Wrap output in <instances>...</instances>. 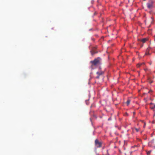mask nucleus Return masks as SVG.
I'll list each match as a JSON object with an SVG mask.
<instances>
[{
  "label": "nucleus",
  "instance_id": "11",
  "mask_svg": "<svg viewBox=\"0 0 155 155\" xmlns=\"http://www.w3.org/2000/svg\"><path fill=\"white\" fill-rule=\"evenodd\" d=\"M150 152H151V151H149V152H148L147 153V154L148 155H149L150 154Z\"/></svg>",
  "mask_w": 155,
  "mask_h": 155
},
{
  "label": "nucleus",
  "instance_id": "14",
  "mask_svg": "<svg viewBox=\"0 0 155 155\" xmlns=\"http://www.w3.org/2000/svg\"><path fill=\"white\" fill-rule=\"evenodd\" d=\"M148 51V49H147V51Z\"/></svg>",
  "mask_w": 155,
  "mask_h": 155
},
{
  "label": "nucleus",
  "instance_id": "10",
  "mask_svg": "<svg viewBox=\"0 0 155 155\" xmlns=\"http://www.w3.org/2000/svg\"><path fill=\"white\" fill-rule=\"evenodd\" d=\"M150 54L149 53H148L147 52H146L145 54V55H150Z\"/></svg>",
  "mask_w": 155,
  "mask_h": 155
},
{
  "label": "nucleus",
  "instance_id": "3",
  "mask_svg": "<svg viewBox=\"0 0 155 155\" xmlns=\"http://www.w3.org/2000/svg\"><path fill=\"white\" fill-rule=\"evenodd\" d=\"M153 2L151 1L147 4V7L149 9H151L153 7Z\"/></svg>",
  "mask_w": 155,
  "mask_h": 155
},
{
  "label": "nucleus",
  "instance_id": "4",
  "mask_svg": "<svg viewBox=\"0 0 155 155\" xmlns=\"http://www.w3.org/2000/svg\"><path fill=\"white\" fill-rule=\"evenodd\" d=\"M104 74V72L102 71H99L97 72L96 74L97 76L96 77V78L97 79H99L100 76Z\"/></svg>",
  "mask_w": 155,
  "mask_h": 155
},
{
  "label": "nucleus",
  "instance_id": "9",
  "mask_svg": "<svg viewBox=\"0 0 155 155\" xmlns=\"http://www.w3.org/2000/svg\"><path fill=\"white\" fill-rule=\"evenodd\" d=\"M143 64V63H140L138 64L137 65V67H140V66L141 65Z\"/></svg>",
  "mask_w": 155,
  "mask_h": 155
},
{
  "label": "nucleus",
  "instance_id": "12",
  "mask_svg": "<svg viewBox=\"0 0 155 155\" xmlns=\"http://www.w3.org/2000/svg\"><path fill=\"white\" fill-rule=\"evenodd\" d=\"M135 130H136V131L137 132H138V131H139V129H137V128H136L135 129Z\"/></svg>",
  "mask_w": 155,
  "mask_h": 155
},
{
  "label": "nucleus",
  "instance_id": "7",
  "mask_svg": "<svg viewBox=\"0 0 155 155\" xmlns=\"http://www.w3.org/2000/svg\"><path fill=\"white\" fill-rule=\"evenodd\" d=\"M147 40V38H144L141 40V41L143 43H144L146 42V41Z\"/></svg>",
  "mask_w": 155,
  "mask_h": 155
},
{
  "label": "nucleus",
  "instance_id": "6",
  "mask_svg": "<svg viewBox=\"0 0 155 155\" xmlns=\"http://www.w3.org/2000/svg\"><path fill=\"white\" fill-rule=\"evenodd\" d=\"M150 108L152 109H153L155 108V105L152 103H150Z\"/></svg>",
  "mask_w": 155,
  "mask_h": 155
},
{
  "label": "nucleus",
  "instance_id": "8",
  "mask_svg": "<svg viewBox=\"0 0 155 155\" xmlns=\"http://www.w3.org/2000/svg\"><path fill=\"white\" fill-rule=\"evenodd\" d=\"M130 102V101L129 100H128L127 101V105H128L129 104Z\"/></svg>",
  "mask_w": 155,
  "mask_h": 155
},
{
  "label": "nucleus",
  "instance_id": "13",
  "mask_svg": "<svg viewBox=\"0 0 155 155\" xmlns=\"http://www.w3.org/2000/svg\"><path fill=\"white\" fill-rule=\"evenodd\" d=\"M145 126V123H144V125L143 126V127H144Z\"/></svg>",
  "mask_w": 155,
  "mask_h": 155
},
{
  "label": "nucleus",
  "instance_id": "1",
  "mask_svg": "<svg viewBox=\"0 0 155 155\" xmlns=\"http://www.w3.org/2000/svg\"><path fill=\"white\" fill-rule=\"evenodd\" d=\"M101 60L100 58L98 57L94 61H91V62L92 64V65H96L100 64Z\"/></svg>",
  "mask_w": 155,
  "mask_h": 155
},
{
  "label": "nucleus",
  "instance_id": "2",
  "mask_svg": "<svg viewBox=\"0 0 155 155\" xmlns=\"http://www.w3.org/2000/svg\"><path fill=\"white\" fill-rule=\"evenodd\" d=\"M95 146L97 147H101V143L98 140L96 139L95 141Z\"/></svg>",
  "mask_w": 155,
  "mask_h": 155
},
{
  "label": "nucleus",
  "instance_id": "5",
  "mask_svg": "<svg viewBox=\"0 0 155 155\" xmlns=\"http://www.w3.org/2000/svg\"><path fill=\"white\" fill-rule=\"evenodd\" d=\"M95 49L96 48L94 47L93 48V50L91 51V52L92 55H93L95 53H97V51L95 50Z\"/></svg>",
  "mask_w": 155,
  "mask_h": 155
}]
</instances>
